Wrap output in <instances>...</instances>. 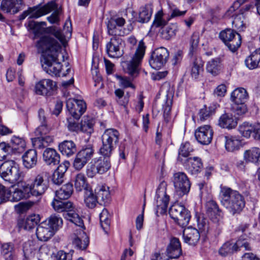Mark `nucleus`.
Returning a JSON list of instances; mask_svg holds the SVG:
<instances>
[{"label": "nucleus", "mask_w": 260, "mask_h": 260, "mask_svg": "<svg viewBox=\"0 0 260 260\" xmlns=\"http://www.w3.org/2000/svg\"><path fill=\"white\" fill-rule=\"evenodd\" d=\"M96 196L100 202L108 203L110 200L109 187L106 185H102L95 189Z\"/></svg>", "instance_id": "obj_35"}, {"label": "nucleus", "mask_w": 260, "mask_h": 260, "mask_svg": "<svg viewBox=\"0 0 260 260\" xmlns=\"http://www.w3.org/2000/svg\"><path fill=\"white\" fill-rule=\"evenodd\" d=\"M247 236L246 234L241 235L235 243V246L237 251L243 248L245 250H251V248L249 243L247 241L246 238Z\"/></svg>", "instance_id": "obj_52"}, {"label": "nucleus", "mask_w": 260, "mask_h": 260, "mask_svg": "<svg viewBox=\"0 0 260 260\" xmlns=\"http://www.w3.org/2000/svg\"><path fill=\"white\" fill-rule=\"evenodd\" d=\"M167 23L162 11H158L155 15L152 27H164Z\"/></svg>", "instance_id": "obj_58"}, {"label": "nucleus", "mask_w": 260, "mask_h": 260, "mask_svg": "<svg viewBox=\"0 0 260 260\" xmlns=\"http://www.w3.org/2000/svg\"><path fill=\"white\" fill-rule=\"evenodd\" d=\"M199 42V37L193 34L190 40V48L189 54L192 56L197 51Z\"/></svg>", "instance_id": "obj_60"}, {"label": "nucleus", "mask_w": 260, "mask_h": 260, "mask_svg": "<svg viewBox=\"0 0 260 260\" xmlns=\"http://www.w3.org/2000/svg\"><path fill=\"white\" fill-rule=\"evenodd\" d=\"M167 183L162 181L157 187L155 197V214L157 216L165 214L167 212L170 197L167 194Z\"/></svg>", "instance_id": "obj_6"}, {"label": "nucleus", "mask_w": 260, "mask_h": 260, "mask_svg": "<svg viewBox=\"0 0 260 260\" xmlns=\"http://www.w3.org/2000/svg\"><path fill=\"white\" fill-rule=\"evenodd\" d=\"M172 181L176 191L180 196L186 194L189 191L191 183L185 173L178 172L174 173Z\"/></svg>", "instance_id": "obj_9"}, {"label": "nucleus", "mask_w": 260, "mask_h": 260, "mask_svg": "<svg viewBox=\"0 0 260 260\" xmlns=\"http://www.w3.org/2000/svg\"><path fill=\"white\" fill-rule=\"evenodd\" d=\"M24 199L23 193L20 188H15L13 191L9 190V201L11 202H18L21 200Z\"/></svg>", "instance_id": "obj_61"}, {"label": "nucleus", "mask_w": 260, "mask_h": 260, "mask_svg": "<svg viewBox=\"0 0 260 260\" xmlns=\"http://www.w3.org/2000/svg\"><path fill=\"white\" fill-rule=\"evenodd\" d=\"M60 155L52 148H47L43 152V159L49 166H55L60 161Z\"/></svg>", "instance_id": "obj_24"}, {"label": "nucleus", "mask_w": 260, "mask_h": 260, "mask_svg": "<svg viewBox=\"0 0 260 260\" xmlns=\"http://www.w3.org/2000/svg\"><path fill=\"white\" fill-rule=\"evenodd\" d=\"M112 22L110 20L108 21L107 24L108 33L109 35L114 36V37H119L123 36L126 34V32L124 30L120 27H118L115 23L113 25Z\"/></svg>", "instance_id": "obj_49"}, {"label": "nucleus", "mask_w": 260, "mask_h": 260, "mask_svg": "<svg viewBox=\"0 0 260 260\" xmlns=\"http://www.w3.org/2000/svg\"><path fill=\"white\" fill-rule=\"evenodd\" d=\"M55 234V232L46 221L41 222L36 229V235L40 241H47Z\"/></svg>", "instance_id": "obj_20"}, {"label": "nucleus", "mask_w": 260, "mask_h": 260, "mask_svg": "<svg viewBox=\"0 0 260 260\" xmlns=\"http://www.w3.org/2000/svg\"><path fill=\"white\" fill-rule=\"evenodd\" d=\"M146 46L143 40L138 44L134 56L131 61H125L123 68L125 71L133 77H136L139 74L138 67L143 59L146 50Z\"/></svg>", "instance_id": "obj_5"}, {"label": "nucleus", "mask_w": 260, "mask_h": 260, "mask_svg": "<svg viewBox=\"0 0 260 260\" xmlns=\"http://www.w3.org/2000/svg\"><path fill=\"white\" fill-rule=\"evenodd\" d=\"M248 98V94L243 88H237L231 94V100L234 104L245 103Z\"/></svg>", "instance_id": "obj_31"}, {"label": "nucleus", "mask_w": 260, "mask_h": 260, "mask_svg": "<svg viewBox=\"0 0 260 260\" xmlns=\"http://www.w3.org/2000/svg\"><path fill=\"white\" fill-rule=\"evenodd\" d=\"M169 52L167 48L161 47L155 49L149 59V64L152 68L158 70L165 66L168 61Z\"/></svg>", "instance_id": "obj_10"}, {"label": "nucleus", "mask_w": 260, "mask_h": 260, "mask_svg": "<svg viewBox=\"0 0 260 260\" xmlns=\"http://www.w3.org/2000/svg\"><path fill=\"white\" fill-rule=\"evenodd\" d=\"M255 129V123L244 122L239 126V131L240 134L244 138H249L253 137Z\"/></svg>", "instance_id": "obj_36"}, {"label": "nucleus", "mask_w": 260, "mask_h": 260, "mask_svg": "<svg viewBox=\"0 0 260 260\" xmlns=\"http://www.w3.org/2000/svg\"><path fill=\"white\" fill-rule=\"evenodd\" d=\"M73 191V185L71 183H67L63 185L60 189L56 191L55 198L59 200L68 199L72 194Z\"/></svg>", "instance_id": "obj_38"}, {"label": "nucleus", "mask_w": 260, "mask_h": 260, "mask_svg": "<svg viewBox=\"0 0 260 260\" xmlns=\"http://www.w3.org/2000/svg\"><path fill=\"white\" fill-rule=\"evenodd\" d=\"M0 176L7 183L13 186L14 184L22 182L24 173L14 160L3 162L0 166Z\"/></svg>", "instance_id": "obj_3"}, {"label": "nucleus", "mask_w": 260, "mask_h": 260, "mask_svg": "<svg viewBox=\"0 0 260 260\" xmlns=\"http://www.w3.org/2000/svg\"><path fill=\"white\" fill-rule=\"evenodd\" d=\"M203 62L201 58H196L190 64L189 72L192 79H199L204 72Z\"/></svg>", "instance_id": "obj_27"}, {"label": "nucleus", "mask_w": 260, "mask_h": 260, "mask_svg": "<svg viewBox=\"0 0 260 260\" xmlns=\"http://www.w3.org/2000/svg\"><path fill=\"white\" fill-rule=\"evenodd\" d=\"M122 40L119 37H113L106 45V52L110 57L119 58L123 54Z\"/></svg>", "instance_id": "obj_16"}, {"label": "nucleus", "mask_w": 260, "mask_h": 260, "mask_svg": "<svg viewBox=\"0 0 260 260\" xmlns=\"http://www.w3.org/2000/svg\"><path fill=\"white\" fill-rule=\"evenodd\" d=\"M56 87V83L53 80L44 79L36 84L35 92L38 95L50 96L54 94Z\"/></svg>", "instance_id": "obj_13"}, {"label": "nucleus", "mask_w": 260, "mask_h": 260, "mask_svg": "<svg viewBox=\"0 0 260 260\" xmlns=\"http://www.w3.org/2000/svg\"><path fill=\"white\" fill-rule=\"evenodd\" d=\"M78 226L72 237V243L74 247L77 249L83 250L86 249L89 244V238L84 231L85 229L84 223L82 225Z\"/></svg>", "instance_id": "obj_12"}, {"label": "nucleus", "mask_w": 260, "mask_h": 260, "mask_svg": "<svg viewBox=\"0 0 260 260\" xmlns=\"http://www.w3.org/2000/svg\"><path fill=\"white\" fill-rule=\"evenodd\" d=\"M178 26L176 23H171L162 28L160 31L161 37L162 39L168 40L176 35L178 31Z\"/></svg>", "instance_id": "obj_40"}, {"label": "nucleus", "mask_w": 260, "mask_h": 260, "mask_svg": "<svg viewBox=\"0 0 260 260\" xmlns=\"http://www.w3.org/2000/svg\"><path fill=\"white\" fill-rule=\"evenodd\" d=\"M49 225V226L55 233L62 225V219L59 216L55 214L51 215L45 220Z\"/></svg>", "instance_id": "obj_43"}, {"label": "nucleus", "mask_w": 260, "mask_h": 260, "mask_svg": "<svg viewBox=\"0 0 260 260\" xmlns=\"http://www.w3.org/2000/svg\"><path fill=\"white\" fill-rule=\"evenodd\" d=\"M47 135L48 134L40 136V137L38 138V145L37 146L38 148L41 149L45 148L53 142V137L48 136Z\"/></svg>", "instance_id": "obj_62"}, {"label": "nucleus", "mask_w": 260, "mask_h": 260, "mask_svg": "<svg viewBox=\"0 0 260 260\" xmlns=\"http://www.w3.org/2000/svg\"><path fill=\"white\" fill-rule=\"evenodd\" d=\"M49 176L48 172L43 171L35 177L30 184L33 196L39 197L45 193L49 186Z\"/></svg>", "instance_id": "obj_7"}, {"label": "nucleus", "mask_w": 260, "mask_h": 260, "mask_svg": "<svg viewBox=\"0 0 260 260\" xmlns=\"http://www.w3.org/2000/svg\"><path fill=\"white\" fill-rule=\"evenodd\" d=\"M244 156L246 161L258 162L260 161V149L257 147L251 148L245 152Z\"/></svg>", "instance_id": "obj_41"}, {"label": "nucleus", "mask_w": 260, "mask_h": 260, "mask_svg": "<svg viewBox=\"0 0 260 260\" xmlns=\"http://www.w3.org/2000/svg\"><path fill=\"white\" fill-rule=\"evenodd\" d=\"M75 187L77 191H80L83 189H87L86 179L84 175L82 173L77 174L75 179Z\"/></svg>", "instance_id": "obj_50"}, {"label": "nucleus", "mask_w": 260, "mask_h": 260, "mask_svg": "<svg viewBox=\"0 0 260 260\" xmlns=\"http://www.w3.org/2000/svg\"><path fill=\"white\" fill-rule=\"evenodd\" d=\"M110 215L106 209L103 210L100 215V220L102 228L106 232L110 225Z\"/></svg>", "instance_id": "obj_53"}, {"label": "nucleus", "mask_w": 260, "mask_h": 260, "mask_svg": "<svg viewBox=\"0 0 260 260\" xmlns=\"http://www.w3.org/2000/svg\"><path fill=\"white\" fill-rule=\"evenodd\" d=\"M218 139L224 142L225 149L229 152L238 151L242 146L241 141L236 136L221 135Z\"/></svg>", "instance_id": "obj_19"}, {"label": "nucleus", "mask_w": 260, "mask_h": 260, "mask_svg": "<svg viewBox=\"0 0 260 260\" xmlns=\"http://www.w3.org/2000/svg\"><path fill=\"white\" fill-rule=\"evenodd\" d=\"M38 119L40 125L35 131L36 136L48 134L51 128L48 124L46 115L45 111L43 109H40L38 111Z\"/></svg>", "instance_id": "obj_21"}, {"label": "nucleus", "mask_w": 260, "mask_h": 260, "mask_svg": "<svg viewBox=\"0 0 260 260\" xmlns=\"http://www.w3.org/2000/svg\"><path fill=\"white\" fill-rule=\"evenodd\" d=\"M152 10L149 6H145L140 8L139 16L137 21L140 23H147L151 17Z\"/></svg>", "instance_id": "obj_42"}, {"label": "nucleus", "mask_w": 260, "mask_h": 260, "mask_svg": "<svg viewBox=\"0 0 260 260\" xmlns=\"http://www.w3.org/2000/svg\"><path fill=\"white\" fill-rule=\"evenodd\" d=\"M86 161L88 162L94 154V149L91 144H88L83 146L77 153Z\"/></svg>", "instance_id": "obj_47"}, {"label": "nucleus", "mask_w": 260, "mask_h": 260, "mask_svg": "<svg viewBox=\"0 0 260 260\" xmlns=\"http://www.w3.org/2000/svg\"><path fill=\"white\" fill-rule=\"evenodd\" d=\"M213 131L209 125H204L198 127L194 132L197 141L202 145L209 144L213 139Z\"/></svg>", "instance_id": "obj_15"}, {"label": "nucleus", "mask_w": 260, "mask_h": 260, "mask_svg": "<svg viewBox=\"0 0 260 260\" xmlns=\"http://www.w3.org/2000/svg\"><path fill=\"white\" fill-rule=\"evenodd\" d=\"M237 123L236 118H235L232 114L225 113L219 117L218 124L223 128L231 129L234 128Z\"/></svg>", "instance_id": "obj_28"}, {"label": "nucleus", "mask_w": 260, "mask_h": 260, "mask_svg": "<svg viewBox=\"0 0 260 260\" xmlns=\"http://www.w3.org/2000/svg\"><path fill=\"white\" fill-rule=\"evenodd\" d=\"M57 6L56 3L53 1H51L43 6L39 4L29 8L28 12V14H30V18L37 19L57 9Z\"/></svg>", "instance_id": "obj_14"}, {"label": "nucleus", "mask_w": 260, "mask_h": 260, "mask_svg": "<svg viewBox=\"0 0 260 260\" xmlns=\"http://www.w3.org/2000/svg\"><path fill=\"white\" fill-rule=\"evenodd\" d=\"M206 208L207 213L213 222L217 223L222 219L223 213L215 201H208L206 204Z\"/></svg>", "instance_id": "obj_17"}, {"label": "nucleus", "mask_w": 260, "mask_h": 260, "mask_svg": "<svg viewBox=\"0 0 260 260\" xmlns=\"http://www.w3.org/2000/svg\"><path fill=\"white\" fill-rule=\"evenodd\" d=\"M260 59L256 53L254 52L251 53L245 60L246 67L250 70L256 69L258 67Z\"/></svg>", "instance_id": "obj_51"}, {"label": "nucleus", "mask_w": 260, "mask_h": 260, "mask_svg": "<svg viewBox=\"0 0 260 260\" xmlns=\"http://www.w3.org/2000/svg\"><path fill=\"white\" fill-rule=\"evenodd\" d=\"M216 108L214 105H204L198 114V121L204 122L209 119L215 114Z\"/></svg>", "instance_id": "obj_33"}, {"label": "nucleus", "mask_w": 260, "mask_h": 260, "mask_svg": "<svg viewBox=\"0 0 260 260\" xmlns=\"http://www.w3.org/2000/svg\"><path fill=\"white\" fill-rule=\"evenodd\" d=\"M221 205L233 215L239 214L245 206L244 197L238 191L231 188H221L219 194Z\"/></svg>", "instance_id": "obj_2"}, {"label": "nucleus", "mask_w": 260, "mask_h": 260, "mask_svg": "<svg viewBox=\"0 0 260 260\" xmlns=\"http://www.w3.org/2000/svg\"><path fill=\"white\" fill-rule=\"evenodd\" d=\"M119 133L114 128L106 129L102 136V141L116 147L119 141Z\"/></svg>", "instance_id": "obj_30"}, {"label": "nucleus", "mask_w": 260, "mask_h": 260, "mask_svg": "<svg viewBox=\"0 0 260 260\" xmlns=\"http://www.w3.org/2000/svg\"><path fill=\"white\" fill-rule=\"evenodd\" d=\"M190 214L189 211L188 212H184V214L180 215V217H178L174 221L182 228H184L187 226L190 219Z\"/></svg>", "instance_id": "obj_63"}, {"label": "nucleus", "mask_w": 260, "mask_h": 260, "mask_svg": "<svg viewBox=\"0 0 260 260\" xmlns=\"http://www.w3.org/2000/svg\"><path fill=\"white\" fill-rule=\"evenodd\" d=\"M22 158L23 165L25 168H33L36 166L38 161L37 151L35 149H29L23 154Z\"/></svg>", "instance_id": "obj_26"}, {"label": "nucleus", "mask_w": 260, "mask_h": 260, "mask_svg": "<svg viewBox=\"0 0 260 260\" xmlns=\"http://www.w3.org/2000/svg\"><path fill=\"white\" fill-rule=\"evenodd\" d=\"M192 150L193 149L190 147V144L189 142L182 144L178 150L177 160L182 164L184 160L181 157H187Z\"/></svg>", "instance_id": "obj_45"}, {"label": "nucleus", "mask_w": 260, "mask_h": 260, "mask_svg": "<svg viewBox=\"0 0 260 260\" xmlns=\"http://www.w3.org/2000/svg\"><path fill=\"white\" fill-rule=\"evenodd\" d=\"M182 165L192 175L198 174L203 168L201 158L197 156L186 158Z\"/></svg>", "instance_id": "obj_18"}, {"label": "nucleus", "mask_w": 260, "mask_h": 260, "mask_svg": "<svg viewBox=\"0 0 260 260\" xmlns=\"http://www.w3.org/2000/svg\"><path fill=\"white\" fill-rule=\"evenodd\" d=\"M88 162L83 158H82L80 156L76 154V156L74 159L73 166L74 168L77 171H80L83 167L87 164Z\"/></svg>", "instance_id": "obj_64"}, {"label": "nucleus", "mask_w": 260, "mask_h": 260, "mask_svg": "<svg viewBox=\"0 0 260 260\" xmlns=\"http://www.w3.org/2000/svg\"><path fill=\"white\" fill-rule=\"evenodd\" d=\"M115 146L102 141V146L99 150V153L102 156L110 157Z\"/></svg>", "instance_id": "obj_55"}, {"label": "nucleus", "mask_w": 260, "mask_h": 260, "mask_svg": "<svg viewBox=\"0 0 260 260\" xmlns=\"http://www.w3.org/2000/svg\"><path fill=\"white\" fill-rule=\"evenodd\" d=\"M96 196H94L91 190L86 189L84 195V203L86 206L90 209L95 207L99 202Z\"/></svg>", "instance_id": "obj_46"}, {"label": "nucleus", "mask_w": 260, "mask_h": 260, "mask_svg": "<svg viewBox=\"0 0 260 260\" xmlns=\"http://www.w3.org/2000/svg\"><path fill=\"white\" fill-rule=\"evenodd\" d=\"M183 237L185 243L194 246L198 243L200 239V234L197 229L188 227L184 230Z\"/></svg>", "instance_id": "obj_23"}, {"label": "nucleus", "mask_w": 260, "mask_h": 260, "mask_svg": "<svg viewBox=\"0 0 260 260\" xmlns=\"http://www.w3.org/2000/svg\"><path fill=\"white\" fill-rule=\"evenodd\" d=\"M94 119L92 117L88 115L83 116L80 123L81 132L91 135L94 131Z\"/></svg>", "instance_id": "obj_32"}, {"label": "nucleus", "mask_w": 260, "mask_h": 260, "mask_svg": "<svg viewBox=\"0 0 260 260\" xmlns=\"http://www.w3.org/2000/svg\"><path fill=\"white\" fill-rule=\"evenodd\" d=\"M66 107L70 115L75 119H79L86 110V104L83 100L69 99Z\"/></svg>", "instance_id": "obj_11"}, {"label": "nucleus", "mask_w": 260, "mask_h": 260, "mask_svg": "<svg viewBox=\"0 0 260 260\" xmlns=\"http://www.w3.org/2000/svg\"><path fill=\"white\" fill-rule=\"evenodd\" d=\"M198 227L202 232L207 233L209 230L208 219L203 214H200L197 217Z\"/></svg>", "instance_id": "obj_54"}, {"label": "nucleus", "mask_w": 260, "mask_h": 260, "mask_svg": "<svg viewBox=\"0 0 260 260\" xmlns=\"http://www.w3.org/2000/svg\"><path fill=\"white\" fill-rule=\"evenodd\" d=\"M23 4L22 0H2L1 9L6 13H17Z\"/></svg>", "instance_id": "obj_25"}, {"label": "nucleus", "mask_w": 260, "mask_h": 260, "mask_svg": "<svg viewBox=\"0 0 260 260\" xmlns=\"http://www.w3.org/2000/svg\"><path fill=\"white\" fill-rule=\"evenodd\" d=\"M240 12H234L232 13V14H234L233 17L234 19L232 20V24L233 27L236 29L237 30L241 31L243 30L244 26V24L243 21L241 19L242 15L241 14H239Z\"/></svg>", "instance_id": "obj_56"}, {"label": "nucleus", "mask_w": 260, "mask_h": 260, "mask_svg": "<svg viewBox=\"0 0 260 260\" xmlns=\"http://www.w3.org/2000/svg\"><path fill=\"white\" fill-rule=\"evenodd\" d=\"M39 52L41 53L43 58L44 70L49 74L59 75L62 66L57 57L61 46L58 42L52 37L44 36L41 37L36 44Z\"/></svg>", "instance_id": "obj_1"}, {"label": "nucleus", "mask_w": 260, "mask_h": 260, "mask_svg": "<svg viewBox=\"0 0 260 260\" xmlns=\"http://www.w3.org/2000/svg\"><path fill=\"white\" fill-rule=\"evenodd\" d=\"M188 212L189 211L184 206L179 204H174L170 207L169 212L171 218L175 221L180 217L183 213Z\"/></svg>", "instance_id": "obj_44"}, {"label": "nucleus", "mask_w": 260, "mask_h": 260, "mask_svg": "<svg viewBox=\"0 0 260 260\" xmlns=\"http://www.w3.org/2000/svg\"><path fill=\"white\" fill-rule=\"evenodd\" d=\"M220 39L232 52H235L241 44V36L236 31L226 29L219 34Z\"/></svg>", "instance_id": "obj_8"}, {"label": "nucleus", "mask_w": 260, "mask_h": 260, "mask_svg": "<svg viewBox=\"0 0 260 260\" xmlns=\"http://www.w3.org/2000/svg\"><path fill=\"white\" fill-rule=\"evenodd\" d=\"M59 151L63 155L70 157L77 151L76 144L72 140H65L58 144Z\"/></svg>", "instance_id": "obj_29"}, {"label": "nucleus", "mask_w": 260, "mask_h": 260, "mask_svg": "<svg viewBox=\"0 0 260 260\" xmlns=\"http://www.w3.org/2000/svg\"><path fill=\"white\" fill-rule=\"evenodd\" d=\"M55 198L51 203L54 210L57 212H66L64 218L76 225H82L83 220L74 210L73 204L70 201H62Z\"/></svg>", "instance_id": "obj_4"}, {"label": "nucleus", "mask_w": 260, "mask_h": 260, "mask_svg": "<svg viewBox=\"0 0 260 260\" xmlns=\"http://www.w3.org/2000/svg\"><path fill=\"white\" fill-rule=\"evenodd\" d=\"M167 256L170 258H177L182 254L181 243L179 240L175 237L170 239L166 250Z\"/></svg>", "instance_id": "obj_22"}, {"label": "nucleus", "mask_w": 260, "mask_h": 260, "mask_svg": "<svg viewBox=\"0 0 260 260\" xmlns=\"http://www.w3.org/2000/svg\"><path fill=\"white\" fill-rule=\"evenodd\" d=\"M248 1V0H237L226 11V15L229 17H233L234 14H232V13L234 12H241V9L239 10V8L242 5Z\"/></svg>", "instance_id": "obj_59"}, {"label": "nucleus", "mask_w": 260, "mask_h": 260, "mask_svg": "<svg viewBox=\"0 0 260 260\" xmlns=\"http://www.w3.org/2000/svg\"><path fill=\"white\" fill-rule=\"evenodd\" d=\"M95 167L98 168L99 174H103L111 168V162L109 157L100 156L94 160Z\"/></svg>", "instance_id": "obj_34"}, {"label": "nucleus", "mask_w": 260, "mask_h": 260, "mask_svg": "<svg viewBox=\"0 0 260 260\" xmlns=\"http://www.w3.org/2000/svg\"><path fill=\"white\" fill-rule=\"evenodd\" d=\"M237 251L235 243L233 244L230 242H225L219 249V253L221 255L226 256L229 254Z\"/></svg>", "instance_id": "obj_57"}, {"label": "nucleus", "mask_w": 260, "mask_h": 260, "mask_svg": "<svg viewBox=\"0 0 260 260\" xmlns=\"http://www.w3.org/2000/svg\"><path fill=\"white\" fill-rule=\"evenodd\" d=\"M14 251V246L12 243H5L2 244L1 252L5 260H13Z\"/></svg>", "instance_id": "obj_39"}, {"label": "nucleus", "mask_w": 260, "mask_h": 260, "mask_svg": "<svg viewBox=\"0 0 260 260\" xmlns=\"http://www.w3.org/2000/svg\"><path fill=\"white\" fill-rule=\"evenodd\" d=\"M221 69V59L219 58H215L209 61L206 65V70L213 76H216L219 74Z\"/></svg>", "instance_id": "obj_37"}, {"label": "nucleus", "mask_w": 260, "mask_h": 260, "mask_svg": "<svg viewBox=\"0 0 260 260\" xmlns=\"http://www.w3.org/2000/svg\"><path fill=\"white\" fill-rule=\"evenodd\" d=\"M11 142L12 149L15 150L18 153L22 152L26 146L24 140L19 137L13 136Z\"/></svg>", "instance_id": "obj_48"}]
</instances>
